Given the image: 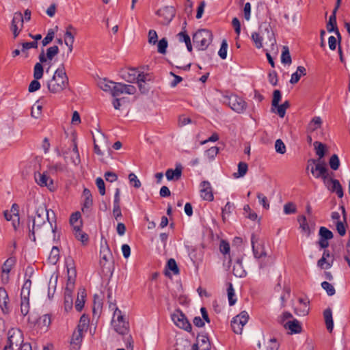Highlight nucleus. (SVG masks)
Here are the masks:
<instances>
[{
  "instance_id": "nucleus-36",
  "label": "nucleus",
  "mask_w": 350,
  "mask_h": 350,
  "mask_svg": "<svg viewBox=\"0 0 350 350\" xmlns=\"http://www.w3.org/2000/svg\"><path fill=\"white\" fill-rule=\"evenodd\" d=\"M248 170V165L245 162L241 161L238 164V172L234 173L233 176L235 178L243 177Z\"/></svg>"
},
{
  "instance_id": "nucleus-50",
  "label": "nucleus",
  "mask_w": 350,
  "mask_h": 350,
  "mask_svg": "<svg viewBox=\"0 0 350 350\" xmlns=\"http://www.w3.org/2000/svg\"><path fill=\"white\" fill-rule=\"evenodd\" d=\"M72 152L74 154H75V157L70 158L71 162L75 165H78L81 163V159H80V156H79V150L77 148V144L75 142H74L73 148H72Z\"/></svg>"
},
{
  "instance_id": "nucleus-60",
  "label": "nucleus",
  "mask_w": 350,
  "mask_h": 350,
  "mask_svg": "<svg viewBox=\"0 0 350 350\" xmlns=\"http://www.w3.org/2000/svg\"><path fill=\"white\" fill-rule=\"evenodd\" d=\"M59 53V48L57 46L55 45L51 46L46 50V57L49 60H52L53 57Z\"/></svg>"
},
{
  "instance_id": "nucleus-41",
  "label": "nucleus",
  "mask_w": 350,
  "mask_h": 350,
  "mask_svg": "<svg viewBox=\"0 0 350 350\" xmlns=\"http://www.w3.org/2000/svg\"><path fill=\"white\" fill-rule=\"evenodd\" d=\"M235 208L234 204L232 202H228L225 206L222 208V219L224 221L226 219V216H228Z\"/></svg>"
},
{
  "instance_id": "nucleus-35",
  "label": "nucleus",
  "mask_w": 350,
  "mask_h": 350,
  "mask_svg": "<svg viewBox=\"0 0 350 350\" xmlns=\"http://www.w3.org/2000/svg\"><path fill=\"white\" fill-rule=\"evenodd\" d=\"M281 62L284 64L290 65L292 63L291 56L289 49L287 46H284L281 55Z\"/></svg>"
},
{
  "instance_id": "nucleus-63",
  "label": "nucleus",
  "mask_w": 350,
  "mask_h": 350,
  "mask_svg": "<svg viewBox=\"0 0 350 350\" xmlns=\"http://www.w3.org/2000/svg\"><path fill=\"white\" fill-rule=\"evenodd\" d=\"M297 211V208L295 204L293 202H287L284 206V213L286 215H290L295 213Z\"/></svg>"
},
{
  "instance_id": "nucleus-19",
  "label": "nucleus",
  "mask_w": 350,
  "mask_h": 350,
  "mask_svg": "<svg viewBox=\"0 0 350 350\" xmlns=\"http://www.w3.org/2000/svg\"><path fill=\"white\" fill-rule=\"evenodd\" d=\"M84 335L77 331H74L70 340L71 350H79L83 340Z\"/></svg>"
},
{
  "instance_id": "nucleus-52",
  "label": "nucleus",
  "mask_w": 350,
  "mask_h": 350,
  "mask_svg": "<svg viewBox=\"0 0 350 350\" xmlns=\"http://www.w3.org/2000/svg\"><path fill=\"white\" fill-rule=\"evenodd\" d=\"M43 66L40 63H36L33 68V77L36 79H40L43 76Z\"/></svg>"
},
{
  "instance_id": "nucleus-2",
  "label": "nucleus",
  "mask_w": 350,
  "mask_h": 350,
  "mask_svg": "<svg viewBox=\"0 0 350 350\" xmlns=\"http://www.w3.org/2000/svg\"><path fill=\"white\" fill-rule=\"evenodd\" d=\"M68 85V78L66 75L64 64H61L55 70L52 79L47 83L50 92L56 94L64 90Z\"/></svg>"
},
{
  "instance_id": "nucleus-40",
  "label": "nucleus",
  "mask_w": 350,
  "mask_h": 350,
  "mask_svg": "<svg viewBox=\"0 0 350 350\" xmlns=\"http://www.w3.org/2000/svg\"><path fill=\"white\" fill-rule=\"evenodd\" d=\"M31 286V280L29 278L25 279L24 284L22 286L21 297H29Z\"/></svg>"
},
{
  "instance_id": "nucleus-51",
  "label": "nucleus",
  "mask_w": 350,
  "mask_h": 350,
  "mask_svg": "<svg viewBox=\"0 0 350 350\" xmlns=\"http://www.w3.org/2000/svg\"><path fill=\"white\" fill-rule=\"evenodd\" d=\"M329 165L333 170H337L340 167V160L337 154H334L329 160Z\"/></svg>"
},
{
  "instance_id": "nucleus-34",
  "label": "nucleus",
  "mask_w": 350,
  "mask_h": 350,
  "mask_svg": "<svg viewBox=\"0 0 350 350\" xmlns=\"http://www.w3.org/2000/svg\"><path fill=\"white\" fill-rule=\"evenodd\" d=\"M81 213L79 211L73 213L70 217V224L73 227V230H75V227L77 226H79V228L82 226V221L81 220Z\"/></svg>"
},
{
  "instance_id": "nucleus-44",
  "label": "nucleus",
  "mask_w": 350,
  "mask_h": 350,
  "mask_svg": "<svg viewBox=\"0 0 350 350\" xmlns=\"http://www.w3.org/2000/svg\"><path fill=\"white\" fill-rule=\"evenodd\" d=\"M327 30L328 32H334L336 35L337 39L338 40L339 43L341 42L342 36L340 33V31L338 30V28L337 27V24L332 23L329 25V22L327 23L326 25Z\"/></svg>"
},
{
  "instance_id": "nucleus-12",
  "label": "nucleus",
  "mask_w": 350,
  "mask_h": 350,
  "mask_svg": "<svg viewBox=\"0 0 350 350\" xmlns=\"http://www.w3.org/2000/svg\"><path fill=\"white\" fill-rule=\"evenodd\" d=\"M258 241V237L257 235L253 233L251 236V244L254 256L256 258H260L262 257L266 256L267 254L265 251L263 245L257 244Z\"/></svg>"
},
{
  "instance_id": "nucleus-18",
  "label": "nucleus",
  "mask_w": 350,
  "mask_h": 350,
  "mask_svg": "<svg viewBox=\"0 0 350 350\" xmlns=\"http://www.w3.org/2000/svg\"><path fill=\"white\" fill-rule=\"evenodd\" d=\"M326 186L332 192H335L338 198L343 197V189L339 180L337 179L329 178V183Z\"/></svg>"
},
{
  "instance_id": "nucleus-33",
  "label": "nucleus",
  "mask_w": 350,
  "mask_h": 350,
  "mask_svg": "<svg viewBox=\"0 0 350 350\" xmlns=\"http://www.w3.org/2000/svg\"><path fill=\"white\" fill-rule=\"evenodd\" d=\"M74 231L75 237L77 240L80 241L83 244H86L88 243L89 239L88 235L81 230L79 226H75Z\"/></svg>"
},
{
  "instance_id": "nucleus-26",
  "label": "nucleus",
  "mask_w": 350,
  "mask_h": 350,
  "mask_svg": "<svg viewBox=\"0 0 350 350\" xmlns=\"http://www.w3.org/2000/svg\"><path fill=\"white\" fill-rule=\"evenodd\" d=\"M232 273L236 277L243 278L246 275V271L243 269L242 260L238 258L233 266Z\"/></svg>"
},
{
  "instance_id": "nucleus-5",
  "label": "nucleus",
  "mask_w": 350,
  "mask_h": 350,
  "mask_svg": "<svg viewBox=\"0 0 350 350\" xmlns=\"http://www.w3.org/2000/svg\"><path fill=\"white\" fill-rule=\"evenodd\" d=\"M311 173L315 178H321L325 185L329 183V172L324 161H319L315 167H311Z\"/></svg>"
},
{
  "instance_id": "nucleus-7",
  "label": "nucleus",
  "mask_w": 350,
  "mask_h": 350,
  "mask_svg": "<svg viewBox=\"0 0 350 350\" xmlns=\"http://www.w3.org/2000/svg\"><path fill=\"white\" fill-rule=\"evenodd\" d=\"M249 315L246 311H242L234 317L231 321V327L233 332L237 334H241L243 326L247 323Z\"/></svg>"
},
{
  "instance_id": "nucleus-23",
  "label": "nucleus",
  "mask_w": 350,
  "mask_h": 350,
  "mask_svg": "<svg viewBox=\"0 0 350 350\" xmlns=\"http://www.w3.org/2000/svg\"><path fill=\"white\" fill-rule=\"evenodd\" d=\"M111 325L114 330L121 335H126L129 332V323H121L120 321H115V319L113 318L111 321Z\"/></svg>"
},
{
  "instance_id": "nucleus-28",
  "label": "nucleus",
  "mask_w": 350,
  "mask_h": 350,
  "mask_svg": "<svg viewBox=\"0 0 350 350\" xmlns=\"http://www.w3.org/2000/svg\"><path fill=\"white\" fill-rule=\"evenodd\" d=\"M30 303L29 297H21V313L25 317L29 313Z\"/></svg>"
},
{
  "instance_id": "nucleus-17",
  "label": "nucleus",
  "mask_w": 350,
  "mask_h": 350,
  "mask_svg": "<svg viewBox=\"0 0 350 350\" xmlns=\"http://www.w3.org/2000/svg\"><path fill=\"white\" fill-rule=\"evenodd\" d=\"M187 23L186 21L183 23V30L177 34L178 39L180 42H185L187 46V49L189 52L192 51V44L191 42L190 36L187 33L185 29Z\"/></svg>"
},
{
  "instance_id": "nucleus-11",
  "label": "nucleus",
  "mask_w": 350,
  "mask_h": 350,
  "mask_svg": "<svg viewBox=\"0 0 350 350\" xmlns=\"http://www.w3.org/2000/svg\"><path fill=\"white\" fill-rule=\"evenodd\" d=\"M23 23L24 19L23 14L21 12L14 13L10 27L11 31L13 33L14 38H16L18 36L23 27Z\"/></svg>"
},
{
  "instance_id": "nucleus-3",
  "label": "nucleus",
  "mask_w": 350,
  "mask_h": 350,
  "mask_svg": "<svg viewBox=\"0 0 350 350\" xmlns=\"http://www.w3.org/2000/svg\"><path fill=\"white\" fill-rule=\"evenodd\" d=\"M213 40V34L210 30L201 29L193 35V42L198 50H205Z\"/></svg>"
},
{
  "instance_id": "nucleus-37",
  "label": "nucleus",
  "mask_w": 350,
  "mask_h": 350,
  "mask_svg": "<svg viewBox=\"0 0 350 350\" xmlns=\"http://www.w3.org/2000/svg\"><path fill=\"white\" fill-rule=\"evenodd\" d=\"M227 293H228V303L230 306L235 304L237 301V298L234 293V289L233 288L232 283H228V288H227Z\"/></svg>"
},
{
  "instance_id": "nucleus-56",
  "label": "nucleus",
  "mask_w": 350,
  "mask_h": 350,
  "mask_svg": "<svg viewBox=\"0 0 350 350\" xmlns=\"http://www.w3.org/2000/svg\"><path fill=\"white\" fill-rule=\"evenodd\" d=\"M166 268L172 271L175 275L179 273V269L176 260L174 258H170L167 260Z\"/></svg>"
},
{
  "instance_id": "nucleus-25",
  "label": "nucleus",
  "mask_w": 350,
  "mask_h": 350,
  "mask_svg": "<svg viewBox=\"0 0 350 350\" xmlns=\"http://www.w3.org/2000/svg\"><path fill=\"white\" fill-rule=\"evenodd\" d=\"M323 317L326 328L328 332L331 333L334 329V321L332 317V311L330 308H327L323 311Z\"/></svg>"
},
{
  "instance_id": "nucleus-6",
  "label": "nucleus",
  "mask_w": 350,
  "mask_h": 350,
  "mask_svg": "<svg viewBox=\"0 0 350 350\" xmlns=\"http://www.w3.org/2000/svg\"><path fill=\"white\" fill-rule=\"evenodd\" d=\"M172 320L174 324L178 327L185 329V331L190 332L192 329V327L185 314L180 310L177 309L172 314Z\"/></svg>"
},
{
  "instance_id": "nucleus-46",
  "label": "nucleus",
  "mask_w": 350,
  "mask_h": 350,
  "mask_svg": "<svg viewBox=\"0 0 350 350\" xmlns=\"http://www.w3.org/2000/svg\"><path fill=\"white\" fill-rule=\"evenodd\" d=\"M282 98L281 92L279 90H275L273 92V99L271 102V111H274L273 107H276L278 106V103H280Z\"/></svg>"
},
{
  "instance_id": "nucleus-61",
  "label": "nucleus",
  "mask_w": 350,
  "mask_h": 350,
  "mask_svg": "<svg viewBox=\"0 0 350 350\" xmlns=\"http://www.w3.org/2000/svg\"><path fill=\"white\" fill-rule=\"evenodd\" d=\"M275 151L279 154H284L286 152V146L282 139H278L275 142Z\"/></svg>"
},
{
  "instance_id": "nucleus-55",
  "label": "nucleus",
  "mask_w": 350,
  "mask_h": 350,
  "mask_svg": "<svg viewBox=\"0 0 350 350\" xmlns=\"http://www.w3.org/2000/svg\"><path fill=\"white\" fill-rule=\"evenodd\" d=\"M321 287L326 291L329 296H332L336 293V290L333 285L327 281L321 283Z\"/></svg>"
},
{
  "instance_id": "nucleus-49",
  "label": "nucleus",
  "mask_w": 350,
  "mask_h": 350,
  "mask_svg": "<svg viewBox=\"0 0 350 350\" xmlns=\"http://www.w3.org/2000/svg\"><path fill=\"white\" fill-rule=\"evenodd\" d=\"M27 322L30 327H35L37 325L39 315L34 312L28 314Z\"/></svg>"
},
{
  "instance_id": "nucleus-45",
  "label": "nucleus",
  "mask_w": 350,
  "mask_h": 350,
  "mask_svg": "<svg viewBox=\"0 0 350 350\" xmlns=\"http://www.w3.org/2000/svg\"><path fill=\"white\" fill-rule=\"evenodd\" d=\"M86 294L85 293V290L83 291V292L81 293V298H79V297H77L76 301H75V309L78 312H81L83 307H84V304H85V297Z\"/></svg>"
},
{
  "instance_id": "nucleus-15",
  "label": "nucleus",
  "mask_w": 350,
  "mask_h": 350,
  "mask_svg": "<svg viewBox=\"0 0 350 350\" xmlns=\"http://www.w3.org/2000/svg\"><path fill=\"white\" fill-rule=\"evenodd\" d=\"M299 306L295 308V312L297 315L304 317L306 316L309 312V306L308 304L310 303L309 300L306 298H299Z\"/></svg>"
},
{
  "instance_id": "nucleus-59",
  "label": "nucleus",
  "mask_w": 350,
  "mask_h": 350,
  "mask_svg": "<svg viewBox=\"0 0 350 350\" xmlns=\"http://www.w3.org/2000/svg\"><path fill=\"white\" fill-rule=\"evenodd\" d=\"M55 36V31L53 29H49L48 30L46 36L44 38L42 41V44L43 46L48 45L54 38Z\"/></svg>"
},
{
  "instance_id": "nucleus-20",
  "label": "nucleus",
  "mask_w": 350,
  "mask_h": 350,
  "mask_svg": "<svg viewBox=\"0 0 350 350\" xmlns=\"http://www.w3.org/2000/svg\"><path fill=\"white\" fill-rule=\"evenodd\" d=\"M137 70L136 68H128L120 72L122 79L129 83H135L137 79Z\"/></svg>"
},
{
  "instance_id": "nucleus-32",
  "label": "nucleus",
  "mask_w": 350,
  "mask_h": 350,
  "mask_svg": "<svg viewBox=\"0 0 350 350\" xmlns=\"http://www.w3.org/2000/svg\"><path fill=\"white\" fill-rule=\"evenodd\" d=\"M51 324V318L48 314L42 315L38 317V321L36 327L38 329L47 330L48 327Z\"/></svg>"
},
{
  "instance_id": "nucleus-30",
  "label": "nucleus",
  "mask_w": 350,
  "mask_h": 350,
  "mask_svg": "<svg viewBox=\"0 0 350 350\" xmlns=\"http://www.w3.org/2000/svg\"><path fill=\"white\" fill-rule=\"evenodd\" d=\"M285 327L290 329L292 334H299L301 332V324L296 319L286 322Z\"/></svg>"
},
{
  "instance_id": "nucleus-4",
  "label": "nucleus",
  "mask_w": 350,
  "mask_h": 350,
  "mask_svg": "<svg viewBox=\"0 0 350 350\" xmlns=\"http://www.w3.org/2000/svg\"><path fill=\"white\" fill-rule=\"evenodd\" d=\"M224 102L227 103L233 111L239 113H243L247 107L246 102L243 98L237 94L225 96Z\"/></svg>"
},
{
  "instance_id": "nucleus-8",
  "label": "nucleus",
  "mask_w": 350,
  "mask_h": 350,
  "mask_svg": "<svg viewBox=\"0 0 350 350\" xmlns=\"http://www.w3.org/2000/svg\"><path fill=\"white\" fill-rule=\"evenodd\" d=\"M23 342V334L19 329L12 328L8 333V343L10 349L13 350V346L16 347Z\"/></svg>"
},
{
  "instance_id": "nucleus-48",
  "label": "nucleus",
  "mask_w": 350,
  "mask_h": 350,
  "mask_svg": "<svg viewBox=\"0 0 350 350\" xmlns=\"http://www.w3.org/2000/svg\"><path fill=\"white\" fill-rule=\"evenodd\" d=\"M251 39L257 49L262 47V37L257 32L252 33Z\"/></svg>"
},
{
  "instance_id": "nucleus-22",
  "label": "nucleus",
  "mask_w": 350,
  "mask_h": 350,
  "mask_svg": "<svg viewBox=\"0 0 350 350\" xmlns=\"http://www.w3.org/2000/svg\"><path fill=\"white\" fill-rule=\"evenodd\" d=\"M34 178L36 183L41 187H48L53 184V180L51 179L45 173H35Z\"/></svg>"
},
{
  "instance_id": "nucleus-13",
  "label": "nucleus",
  "mask_w": 350,
  "mask_h": 350,
  "mask_svg": "<svg viewBox=\"0 0 350 350\" xmlns=\"http://www.w3.org/2000/svg\"><path fill=\"white\" fill-rule=\"evenodd\" d=\"M200 196L204 200L211 202L214 200L212 187L208 180L202 181L200 185Z\"/></svg>"
},
{
  "instance_id": "nucleus-38",
  "label": "nucleus",
  "mask_w": 350,
  "mask_h": 350,
  "mask_svg": "<svg viewBox=\"0 0 350 350\" xmlns=\"http://www.w3.org/2000/svg\"><path fill=\"white\" fill-rule=\"evenodd\" d=\"M113 84V81L107 80L106 79H104L103 80L99 82V86L100 89H102L105 92H109L110 94H111Z\"/></svg>"
},
{
  "instance_id": "nucleus-43",
  "label": "nucleus",
  "mask_w": 350,
  "mask_h": 350,
  "mask_svg": "<svg viewBox=\"0 0 350 350\" xmlns=\"http://www.w3.org/2000/svg\"><path fill=\"white\" fill-rule=\"evenodd\" d=\"M65 170H66V166L60 162L55 163L54 164H51L49 166V171L51 174L62 172L65 171Z\"/></svg>"
},
{
  "instance_id": "nucleus-9",
  "label": "nucleus",
  "mask_w": 350,
  "mask_h": 350,
  "mask_svg": "<svg viewBox=\"0 0 350 350\" xmlns=\"http://www.w3.org/2000/svg\"><path fill=\"white\" fill-rule=\"evenodd\" d=\"M135 92L136 88L134 85L114 82L111 94L113 97H117L122 94H134Z\"/></svg>"
},
{
  "instance_id": "nucleus-14",
  "label": "nucleus",
  "mask_w": 350,
  "mask_h": 350,
  "mask_svg": "<svg viewBox=\"0 0 350 350\" xmlns=\"http://www.w3.org/2000/svg\"><path fill=\"white\" fill-rule=\"evenodd\" d=\"M192 350H211L208 337L205 334H199L197 336V342L192 346Z\"/></svg>"
},
{
  "instance_id": "nucleus-62",
  "label": "nucleus",
  "mask_w": 350,
  "mask_h": 350,
  "mask_svg": "<svg viewBox=\"0 0 350 350\" xmlns=\"http://www.w3.org/2000/svg\"><path fill=\"white\" fill-rule=\"evenodd\" d=\"M129 183L135 188H139L142 185L140 180L138 179L137 176L134 173H130L129 174Z\"/></svg>"
},
{
  "instance_id": "nucleus-42",
  "label": "nucleus",
  "mask_w": 350,
  "mask_h": 350,
  "mask_svg": "<svg viewBox=\"0 0 350 350\" xmlns=\"http://www.w3.org/2000/svg\"><path fill=\"white\" fill-rule=\"evenodd\" d=\"M59 250L57 247L53 246L49 256V260L51 264L55 265L59 260Z\"/></svg>"
},
{
  "instance_id": "nucleus-1",
  "label": "nucleus",
  "mask_w": 350,
  "mask_h": 350,
  "mask_svg": "<svg viewBox=\"0 0 350 350\" xmlns=\"http://www.w3.org/2000/svg\"><path fill=\"white\" fill-rule=\"evenodd\" d=\"M29 224V237L33 241H36V233L42 234V226L47 221L49 224L51 232L53 234V239H55L57 226L56 221V215L51 209H48L44 204L38 206L36 210V216L31 219L28 217Z\"/></svg>"
},
{
  "instance_id": "nucleus-29",
  "label": "nucleus",
  "mask_w": 350,
  "mask_h": 350,
  "mask_svg": "<svg viewBox=\"0 0 350 350\" xmlns=\"http://www.w3.org/2000/svg\"><path fill=\"white\" fill-rule=\"evenodd\" d=\"M77 33L76 29L71 25L66 27V31L64 34V43H74L75 36Z\"/></svg>"
},
{
  "instance_id": "nucleus-47",
  "label": "nucleus",
  "mask_w": 350,
  "mask_h": 350,
  "mask_svg": "<svg viewBox=\"0 0 350 350\" xmlns=\"http://www.w3.org/2000/svg\"><path fill=\"white\" fill-rule=\"evenodd\" d=\"M319 234L320 238H322L323 239L329 240V239H332L334 237L332 232L331 230H329V229H327V228L323 227V226L320 228Z\"/></svg>"
},
{
  "instance_id": "nucleus-21",
  "label": "nucleus",
  "mask_w": 350,
  "mask_h": 350,
  "mask_svg": "<svg viewBox=\"0 0 350 350\" xmlns=\"http://www.w3.org/2000/svg\"><path fill=\"white\" fill-rule=\"evenodd\" d=\"M183 167L180 163L176 165V168L168 169L165 172L166 178L168 180H178L182 175Z\"/></svg>"
},
{
  "instance_id": "nucleus-57",
  "label": "nucleus",
  "mask_w": 350,
  "mask_h": 350,
  "mask_svg": "<svg viewBox=\"0 0 350 350\" xmlns=\"http://www.w3.org/2000/svg\"><path fill=\"white\" fill-rule=\"evenodd\" d=\"M167 45H168V44H167V40L166 38H163L161 39L158 42L157 51L161 54H165L166 50L167 48Z\"/></svg>"
},
{
  "instance_id": "nucleus-27",
  "label": "nucleus",
  "mask_w": 350,
  "mask_h": 350,
  "mask_svg": "<svg viewBox=\"0 0 350 350\" xmlns=\"http://www.w3.org/2000/svg\"><path fill=\"white\" fill-rule=\"evenodd\" d=\"M316 154L319 157V159H321L325 156L327 148L325 144L316 141L313 144Z\"/></svg>"
},
{
  "instance_id": "nucleus-10",
  "label": "nucleus",
  "mask_w": 350,
  "mask_h": 350,
  "mask_svg": "<svg viewBox=\"0 0 350 350\" xmlns=\"http://www.w3.org/2000/svg\"><path fill=\"white\" fill-rule=\"evenodd\" d=\"M16 263V258L15 256H10L3 264L1 267V282L3 284H6L9 282V274L12 269Z\"/></svg>"
},
{
  "instance_id": "nucleus-54",
  "label": "nucleus",
  "mask_w": 350,
  "mask_h": 350,
  "mask_svg": "<svg viewBox=\"0 0 350 350\" xmlns=\"http://www.w3.org/2000/svg\"><path fill=\"white\" fill-rule=\"evenodd\" d=\"M342 0H336L335 8H334L332 14L330 15L329 18L328 22H329V25L332 23L337 24L336 22V12L338 10V8L340 6Z\"/></svg>"
},
{
  "instance_id": "nucleus-39",
  "label": "nucleus",
  "mask_w": 350,
  "mask_h": 350,
  "mask_svg": "<svg viewBox=\"0 0 350 350\" xmlns=\"http://www.w3.org/2000/svg\"><path fill=\"white\" fill-rule=\"evenodd\" d=\"M290 107V103L288 100L284 101L282 105H279L275 108H277L276 111H273L276 113L280 118H284L286 114V110Z\"/></svg>"
},
{
  "instance_id": "nucleus-53",
  "label": "nucleus",
  "mask_w": 350,
  "mask_h": 350,
  "mask_svg": "<svg viewBox=\"0 0 350 350\" xmlns=\"http://www.w3.org/2000/svg\"><path fill=\"white\" fill-rule=\"evenodd\" d=\"M227 50H228V42H227L226 40L224 39L221 42L220 49L218 51V55L222 59H226Z\"/></svg>"
},
{
  "instance_id": "nucleus-31",
  "label": "nucleus",
  "mask_w": 350,
  "mask_h": 350,
  "mask_svg": "<svg viewBox=\"0 0 350 350\" xmlns=\"http://www.w3.org/2000/svg\"><path fill=\"white\" fill-rule=\"evenodd\" d=\"M298 222L299 223V228L301 232H305L307 237H310L312 233V230L307 222L306 217L305 215H301L298 217Z\"/></svg>"
},
{
  "instance_id": "nucleus-58",
  "label": "nucleus",
  "mask_w": 350,
  "mask_h": 350,
  "mask_svg": "<svg viewBox=\"0 0 350 350\" xmlns=\"http://www.w3.org/2000/svg\"><path fill=\"white\" fill-rule=\"evenodd\" d=\"M322 124V120L321 118L319 116L314 117L310 122L309 123V128L314 131L317 129L318 128H320Z\"/></svg>"
},
{
  "instance_id": "nucleus-24",
  "label": "nucleus",
  "mask_w": 350,
  "mask_h": 350,
  "mask_svg": "<svg viewBox=\"0 0 350 350\" xmlns=\"http://www.w3.org/2000/svg\"><path fill=\"white\" fill-rule=\"evenodd\" d=\"M111 250L107 245H106L105 247L101 246L100 250V265L101 267H104L106 265V262H107L109 259L111 258Z\"/></svg>"
},
{
  "instance_id": "nucleus-64",
  "label": "nucleus",
  "mask_w": 350,
  "mask_h": 350,
  "mask_svg": "<svg viewBox=\"0 0 350 350\" xmlns=\"http://www.w3.org/2000/svg\"><path fill=\"white\" fill-rule=\"evenodd\" d=\"M257 198L258 200V202L261 204L264 208L269 209V202L268 201L267 198L261 193H257Z\"/></svg>"
},
{
  "instance_id": "nucleus-16",
  "label": "nucleus",
  "mask_w": 350,
  "mask_h": 350,
  "mask_svg": "<svg viewBox=\"0 0 350 350\" xmlns=\"http://www.w3.org/2000/svg\"><path fill=\"white\" fill-rule=\"evenodd\" d=\"M9 297L8 294L3 287H0V308L4 314L10 313L8 307Z\"/></svg>"
}]
</instances>
